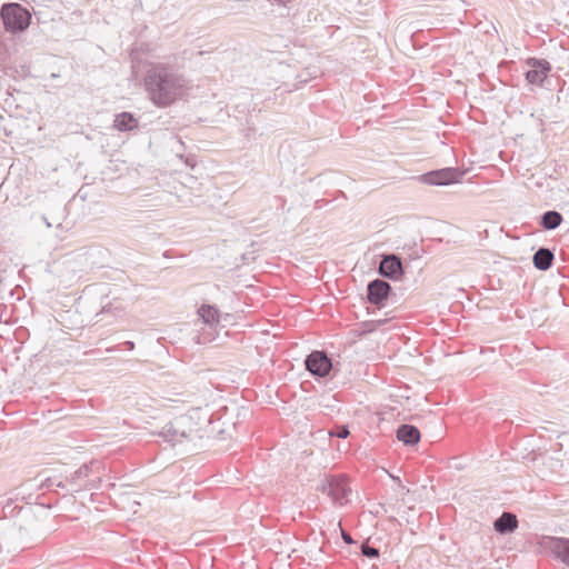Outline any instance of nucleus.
Masks as SVG:
<instances>
[{
	"instance_id": "b1692460",
	"label": "nucleus",
	"mask_w": 569,
	"mask_h": 569,
	"mask_svg": "<svg viewBox=\"0 0 569 569\" xmlns=\"http://www.w3.org/2000/svg\"><path fill=\"white\" fill-rule=\"evenodd\" d=\"M279 4H286L289 0H274Z\"/></svg>"
},
{
	"instance_id": "dca6fc26",
	"label": "nucleus",
	"mask_w": 569,
	"mask_h": 569,
	"mask_svg": "<svg viewBox=\"0 0 569 569\" xmlns=\"http://www.w3.org/2000/svg\"><path fill=\"white\" fill-rule=\"evenodd\" d=\"M553 253L547 248H540L533 254V264L539 270H548L553 261Z\"/></svg>"
},
{
	"instance_id": "1a4fd4ad",
	"label": "nucleus",
	"mask_w": 569,
	"mask_h": 569,
	"mask_svg": "<svg viewBox=\"0 0 569 569\" xmlns=\"http://www.w3.org/2000/svg\"><path fill=\"white\" fill-rule=\"evenodd\" d=\"M541 546L555 558L569 567V539L545 537L541 541Z\"/></svg>"
},
{
	"instance_id": "f257e3e1",
	"label": "nucleus",
	"mask_w": 569,
	"mask_h": 569,
	"mask_svg": "<svg viewBox=\"0 0 569 569\" xmlns=\"http://www.w3.org/2000/svg\"><path fill=\"white\" fill-rule=\"evenodd\" d=\"M149 100L158 108H168L188 97L192 86L176 67L164 62H151L143 78Z\"/></svg>"
},
{
	"instance_id": "aec40b11",
	"label": "nucleus",
	"mask_w": 569,
	"mask_h": 569,
	"mask_svg": "<svg viewBox=\"0 0 569 569\" xmlns=\"http://www.w3.org/2000/svg\"><path fill=\"white\" fill-rule=\"evenodd\" d=\"M330 436H336L338 438H347L349 436V430L346 426L337 427L336 431L330 432Z\"/></svg>"
},
{
	"instance_id": "7ed1b4c3",
	"label": "nucleus",
	"mask_w": 569,
	"mask_h": 569,
	"mask_svg": "<svg viewBox=\"0 0 569 569\" xmlns=\"http://www.w3.org/2000/svg\"><path fill=\"white\" fill-rule=\"evenodd\" d=\"M199 320L196 326H199V332L194 337V341L199 345H206L216 339V327L219 323L218 310L209 305H202L198 309Z\"/></svg>"
},
{
	"instance_id": "39448f33",
	"label": "nucleus",
	"mask_w": 569,
	"mask_h": 569,
	"mask_svg": "<svg viewBox=\"0 0 569 569\" xmlns=\"http://www.w3.org/2000/svg\"><path fill=\"white\" fill-rule=\"evenodd\" d=\"M100 465L101 463L99 461H91L90 463L82 465L70 477H67L64 481H58L57 487L68 489L72 492L94 488L88 478L91 473L99 470Z\"/></svg>"
},
{
	"instance_id": "423d86ee",
	"label": "nucleus",
	"mask_w": 569,
	"mask_h": 569,
	"mask_svg": "<svg viewBox=\"0 0 569 569\" xmlns=\"http://www.w3.org/2000/svg\"><path fill=\"white\" fill-rule=\"evenodd\" d=\"M0 16L7 31L19 32L27 29L30 24L31 16L29 11L19 3H8L1 8Z\"/></svg>"
},
{
	"instance_id": "6e6552de",
	"label": "nucleus",
	"mask_w": 569,
	"mask_h": 569,
	"mask_svg": "<svg viewBox=\"0 0 569 569\" xmlns=\"http://www.w3.org/2000/svg\"><path fill=\"white\" fill-rule=\"evenodd\" d=\"M305 363H306L307 370L311 375L318 376V377H326L332 368L331 360L322 351L311 352L307 357Z\"/></svg>"
},
{
	"instance_id": "412c9836",
	"label": "nucleus",
	"mask_w": 569,
	"mask_h": 569,
	"mask_svg": "<svg viewBox=\"0 0 569 569\" xmlns=\"http://www.w3.org/2000/svg\"><path fill=\"white\" fill-rule=\"evenodd\" d=\"M57 483H58V482H56V480H54V479L48 478V479L46 480V483L43 485V487H46V488H51L52 486H56V487H57Z\"/></svg>"
},
{
	"instance_id": "4be33fe9",
	"label": "nucleus",
	"mask_w": 569,
	"mask_h": 569,
	"mask_svg": "<svg viewBox=\"0 0 569 569\" xmlns=\"http://www.w3.org/2000/svg\"><path fill=\"white\" fill-rule=\"evenodd\" d=\"M342 539H343V540H345V542H347V543H352V541H353V540H352V538H351V536H350L349 533H347V532H342Z\"/></svg>"
},
{
	"instance_id": "6ab92c4d",
	"label": "nucleus",
	"mask_w": 569,
	"mask_h": 569,
	"mask_svg": "<svg viewBox=\"0 0 569 569\" xmlns=\"http://www.w3.org/2000/svg\"><path fill=\"white\" fill-rule=\"evenodd\" d=\"M122 311H123L122 307H119L118 305L112 303V302L104 305L102 307L103 313H113L114 316H119V315H121Z\"/></svg>"
},
{
	"instance_id": "ddd939ff",
	"label": "nucleus",
	"mask_w": 569,
	"mask_h": 569,
	"mask_svg": "<svg viewBox=\"0 0 569 569\" xmlns=\"http://www.w3.org/2000/svg\"><path fill=\"white\" fill-rule=\"evenodd\" d=\"M495 530L501 535L512 532L518 527L517 517L511 512H503L493 523Z\"/></svg>"
},
{
	"instance_id": "5701e85b",
	"label": "nucleus",
	"mask_w": 569,
	"mask_h": 569,
	"mask_svg": "<svg viewBox=\"0 0 569 569\" xmlns=\"http://www.w3.org/2000/svg\"><path fill=\"white\" fill-rule=\"evenodd\" d=\"M123 346L128 349V350H133L134 349V343L132 341H126L123 343Z\"/></svg>"
},
{
	"instance_id": "f8f14e48",
	"label": "nucleus",
	"mask_w": 569,
	"mask_h": 569,
	"mask_svg": "<svg viewBox=\"0 0 569 569\" xmlns=\"http://www.w3.org/2000/svg\"><path fill=\"white\" fill-rule=\"evenodd\" d=\"M390 284L387 281L376 279L368 284V300L376 306H382L388 298Z\"/></svg>"
},
{
	"instance_id": "20e7f679",
	"label": "nucleus",
	"mask_w": 569,
	"mask_h": 569,
	"mask_svg": "<svg viewBox=\"0 0 569 569\" xmlns=\"http://www.w3.org/2000/svg\"><path fill=\"white\" fill-rule=\"evenodd\" d=\"M317 489L323 493H327L335 505L343 506L349 502L351 488L349 486L348 478L343 475L326 476L320 481Z\"/></svg>"
},
{
	"instance_id": "a211bd4d",
	"label": "nucleus",
	"mask_w": 569,
	"mask_h": 569,
	"mask_svg": "<svg viewBox=\"0 0 569 569\" xmlns=\"http://www.w3.org/2000/svg\"><path fill=\"white\" fill-rule=\"evenodd\" d=\"M361 552L365 557H368V558H378L379 557V550L375 547L367 545V543H363L361 546Z\"/></svg>"
},
{
	"instance_id": "4468645a",
	"label": "nucleus",
	"mask_w": 569,
	"mask_h": 569,
	"mask_svg": "<svg viewBox=\"0 0 569 569\" xmlns=\"http://www.w3.org/2000/svg\"><path fill=\"white\" fill-rule=\"evenodd\" d=\"M397 438L405 445H416L420 440V431L411 425H401L397 430Z\"/></svg>"
},
{
	"instance_id": "f3484780",
	"label": "nucleus",
	"mask_w": 569,
	"mask_h": 569,
	"mask_svg": "<svg viewBox=\"0 0 569 569\" xmlns=\"http://www.w3.org/2000/svg\"><path fill=\"white\" fill-rule=\"evenodd\" d=\"M562 222V216L558 211H547L541 218V226L547 230H553Z\"/></svg>"
},
{
	"instance_id": "2eb2a0df",
	"label": "nucleus",
	"mask_w": 569,
	"mask_h": 569,
	"mask_svg": "<svg viewBox=\"0 0 569 569\" xmlns=\"http://www.w3.org/2000/svg\"><path fill=\"white\" fill-rule=\"evenodd\" d=\"M113 127L119 131H131L138 127V120L130 112H121L116 116Z\"/></svg>"
},
{
	"instance_id": "9d476101",
	"label": "nucleus",
	"mask_w": 569,
	"mask_h": 569,
	"mask_svg": "<svg viewBox=\"0 0 569 569\" xmlns=\"http://www.w3.org/2000/svg\"><path fill=\"white\" fill-rule=\"evenodd\" d=\"M527 63L530 67V70L526 73L527 81L531 84H542L551 70L550 63L547 60H539L536 58L528 59Z\"/></svg>"
},
{
	"instance_id": "0eeeda50",
	"label": "nucleus",
	"mask_w": 569,
	"mask_h": 569,
	"mask_svg": "<svg viewBox=\"0 0 569 569\" xmlns=\"http://www.w3.org/2000/svg\"><path fill=\"white\" fill-rule=\"evenodd\" d=\"M463 172L457 168H443L421 174L420 182L429 186H448L460 182Z\"/></svg>"
},
{
	"instance_id": "f03ea898",
	"label": "nucleus",
	"mask_w": 569,
	"mask_h": 569,
	"mask_svg": "<svg viewBox=\"0 0 569 569\" xmlns=\"http://www.w3.org/2000/svg\"><path fill=\"white\" fill-rule=\"evenodd\" d=\"M198 415L199 411L196 410L189 415L174 418L172 421H170L162 428L160 435L167 442H170L173 446L176 443L181 442L182 439L184 438H191L193 433L197 431L193 428L192 421L194 417Z\"/></svg>"
},
{
	"instance_id": "9b49d317",
	"label": "nucleus",
	"mask_w": 569,
	"mask_h": 569,
	"mask_svg": "<svg viewBox=\"0 0 569 569\" xmlns=\"http://www.w3.org/2000/svg\"><path fill=\"white\" fill-rule=\"evenodd\" d=\"M379 272L383 277L398 280L403 272L401 260L395 254L383 257L379 264Z\"/></svg>"
}]
</instances>
